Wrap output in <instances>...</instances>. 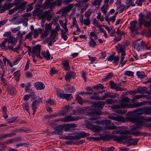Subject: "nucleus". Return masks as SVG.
<instances>
[{
    "label": "nucleus",
    "instance_id": "1",
    "mask_svg": "<svg viewBox=\"0 0 151 151\" xmlns=\"http://www.w3.org/2000/svg\"><path fill=\"white\" fill-rule=\"evenodd\" d=\"M45 31L48 32L50 31V36L46 40L45 42L48 44L49 46H51L52 43L55 42L58 39V32L60 29L59 24L56 25L54 29H52L51 23L45 24Z\"/></svg>",
    "mask_w": 151,
    "mask_h": 151
},
{
    "label": "nucleus",
    "instance_id": "2",
    "mask_svg": "<svg viewBox=\"0 0 151 151\" xmlns=\"http://www.w3.org/2000/svg\"><path fill=\"white\" fill-rule=\"evenodd\" d=\"M129 101V99L127 97H125L122 99V102L119 105L114 106L113 109H115L117 108H125L133 107L135 108L139 107L145 105L150 104V102L147 101H143L135 104L132 106L129 104L128 103Z\"/></svg>",
    "mask_w": 151,
    "mask_h": 151
},
{
    "label": "nucleus",
    "instance_id": "3",
    "mask_svg": "<svg viewBox=\"0 0 151 151\" xmlns=\"http://www.w3.org/2000/svg\"><path fill=\"white\" fill-rule=\"evenodd\" d=\"M129 137L127 135L122 136H115L114 138V140L119 143H122L123 141L126 140L124 144H127L129 145H135L137 144L139 140L138 139H127Z\"/></svg>",
    "mask_w": 151,
    "mask_h": 151
},
{
    "label": "nucleus",
    "instance_id": "4",
    "mask_svg": "<svg viewBox=\"0 0 151 151\" xmlns=\"http://www.w3.org/2000/svg\"><path fill=\"white\" fill-rule=\"evenodd\" d=\"M128 119L130 122L135 123L136 129L140 128L144 125V123L145 121L143 116H142L135 117L131 115L129 117Z\"/></svg>",
    "mask_w": 151,
    "mask_h": 151
},
{
    "label": "nucleus",
    "instance_id": "5",
    "mask_svg": "<svg viewBox=\"0 0 151 151\" xmlns=\"http://www.w3.org/2000/svg\"><path fill=\"white\" fill-rule=\"evenodd\" d=\"M89 135V134L82 131L79 132L75 136H67L65 137V139L70 140H78L81 138L88 136Z\"/></svg>",
    "mask_w": 151,
    "mask_h": 151
},
{
    "label": "nucleus",
    "instance_id": "6",
    "mask_svg": "<svg viewBox=\"0 0 151 151\" xmlns=\"http://www.w3.org/2000/svg\"><path fill=\"white\" fill-rule=\"evenodd\" d=\"M31 50L32 57H35V56H36L39 59H42L40 53L41 50V46L40 45H37L35 46L32 48H31Z\"/></svg>",
    "mask_w": 151,
    "mask_h": 151
},
{
    "label": "nucleus",
    "instance_id": "7",
    "mask_svg": "<svg viewBox=\"0 0 151 151\" xmlns=\"http://www.w3.org/2000/svg\"><path fill=\"white\" fill-rule=\"evenodd\" d=\"M130 26L129 28L133 32H136L137 30L141 28L142 26L140 27L137 21L133 20L130 23Z\"/></svg>",
    "mask_w": 151,
    "mask_h": 151
},
{
    "label": "nucleus",
    "instance_id": "8",
    "mask_svg": "<svg viewBox=\"0 0 151 151\" xmlns=\"http://www.w3.org/2000/svg\"><path fill=\"white\" fill-rule=\"evenodd\" d=\"M77 125L76 124H65L61 126L62 129L66 132H70L72 131L73 128L76 127Z\"/></svg>",
    "mask_w": 151,
    "mask_h": 151
},
{
    "label": "nucleus",
    "instance_id": "9",
    "mask_svg": "<svg viewBox=\"0 0 151 151\" xmlns=\"http://www.w3.org/2000/svg\"><path fill=\"white\" fill-rule=\"evenodd\" d=\"M108 128L109 129H114L116 128L117 130L115 131V133L116 134H128V131H127L123 130L122 128L120 127H118V128H117L116 126H113L108 127Z\"/></svg>",
    "mask_w": 151,
    "mask_h": 151
},
{
    "label": "nucleus",
    "instance_id": "10",
    "mask_svg": "<svg viewBox=\"0 0 151 151\" xmlns=\"http://www.w3.org/2000/svg\"><path fill=\"white\" fill-rule=\"evenodd\" d=\"M74 5L71 4H69L67 7H65L59 9L56 12L58 14H64L69 12L72 8H73Z\"/></svg>",
    "mask_w": 151,
    "mask_h": 151
},
{
    "label": "nucleus",
    "instance_id": "11",
    "mask_svg": "<svg viewBox=\"0 0 151 151\" xmlns=\"http://www.w3.org/2000/svg\"><path fill=\"white\" fill-rule=\"evenodd\" d=\"M54 0H46L45 2L42 5V8L44 9L52 8L54 7V4L52 2Z\"/></svg>",
    "mask_w": 151,
    "mask_h": 151
},
{
    "label": "nucleus",
    "instance_id": "12",
    "mask_svg": "<svg viewBox=\"0 0 151 151\" xmlns=\"http://www.w3.org/2000/svg\"><path fill=\"white\" fill-rule=\"evenodd\" d=\"M15 4L14 3H10L9 2H6L4 4L1 8L0 9V14L2 13L5 11L12 8Z\"/></svg>",
    "mask_w": 151,
    "mask_h": 151
},
{
    "label": "nucleus",
    "instance_id": "13",
    "mask_svg": "<svg viewBox=\"0 0 151 151\" xmlns=\"http://www.w3.org/2000/svg\"><path fill=\"white\" fill-rule=\"evenodd\" d=\"M7 89L8 93L11 95H14L17 92V91L15 88L11 85L6 83L4 85Z\"/></svg>",
    "mask_w": 151,
    "mask_h": 151
},
{
    "label": "nucleus",
    "instance_id": "14",
    "mask_svg": "<svg viewBox=\"0 0 151 151\" xmlns=\"http://www.w3.org/2000/svg\"><path fill=\"white\" fill-rule=\"evenodd\" d=\"M52 17V15L50 14L49 10L45 11L40 16V18L42 19L46 18L47 20L49 21L51 20Z\"/></svg>",
    "mask_w": 151,
    "mask_h": 151
},
{
    "label": "nucleus",
    "instance_id": "15",
    "mask_svg": "<svg viewBox=\"0 0 151 151\" xmlns=\"http://www.w3.org/2000/svg\"><path fill=\"white\" fill-rule=\"evenodd\" d=\"M76 76V74L73 72H67L65 76V79L67 81L69 82L71 79H74Z\"/></svg>",
    "mask_w": 151,
    "mask_h": 151
},
{
    "label": "nucleus",
    "instance_id": "16",
    "mask_svg": "<svg viewBox=\"0 0 151 151\" xmlns=\"http://www.w3.org/2000/svg\"><path fill=\"white\" fill-rule=\"evenodd\" d=\"M118 96V94L114 93L108 92L105 93L104 95L102 97H101V100H104L107 98H114Z\"/></svg>",
    "mask_w": 151,
    "mask_h": 151
},
{
    "label": "nucleus",
    "instance_id": "17",
    "mask_svg": "<svg viewBox=\"0 0 151 151\" xmlns=\"http://www.w3.org/2000/svg\"><path fill=\"white\" fill-rule=\"evenodd\" d=\"M139 18L138 19V24H139V26H142L144 22L147 20L145 17V14L140 13L139 15Z\"/></svg>",
    "mask_w": 151,
    "mask_h": 151
},
{
    "label": "nucleus",
    "instance_id": "18",
    "mask_svg": "<svg viewBox=\"0 0 151 151\" xmlns=\"http://www.w3.org/2000/svg\"><path fill=\"white\" fill-rule=\"evenodd\" d=\"M42 99L41 98H39V99L37 100H34L33 101L31 104V106L32 109L33 110V115H34L35 112L36 110L37 109V105L38 104L40 103L41 102Z\"/></svg>",
    "mask_w": 151,
    "mask_h": 151
},
{
    "label": "nucleus",
    "instance_id": "19",
    "mask_svg": "<svg viewBox=\"0 0 151 151\" xmlns=\"http://www.w3.org/2000/svg\"><path fill=\"white\" fill-rule=\"evenodd\" d=\"M109 84L111 88H112L115 89L116 91H119L126 90L125 88H122L121 87H119V85H117L116 83H114L112 81H110Z\"/></svg>",
    "mask_w": 151,
    "mask_h": 151
},
{
    "label": "nucleus",
    "instance_id": "20",
    "mask_svg": "<svg viewBox=\"0 0 151 151\" xmlns=\"http://www.w3.org/2000/svg\"><path fill=\"white\" fill-rule=\"evenodd\" d=\"M109 119L114 120H115L118 122H125V119L124 117L121 116H114L112 115H109L108 116Z\"/></svg>",
    "mask_w": 151,
    "mask_h": 151
},
{
    "label": "nucleus",
    "instance_id": "21",
    "mask_svg": "<svg viewBox=\"0 0 151 151\" xmlns=\"http://www.w3.org/2000/svg\"><path fill=\"white\" fill-rule=\"evenodd\" d=\"M107 60L109 61H112L114 60V64L116 65L118 64L117 62L119 61V58L118 56H116L115 57H113L111 55H109L108 57H107Z\"/></svg>",
    "mask_w": 151,
    "mask_h": 151
},
{
    "label": "nucleus",
    "instance_id": "22",
    "mask_svg": "<svg viewBox=\"0 0 151 151\" xmlns=\"http://www.w3.org/2000/svg\"><path fill=\"white\" fill-rule=\"evenodd\" d=\"M86 124L88 128H90L93 131H99L100 129L99 126L98 125H93L91 123L88 122L86 123Z\"/></svg>",
    "mask_w": 151,
    "mask_h": 151
},
{
    "label": "nucleus",
    "instance_id": "23",
    "mask_svg": "<svg viewBox=\"0 0 151 151\" xmlns=\"http://www.w3.org/2000/svg\"><path fill=\"white\" fill-rule=\"evenodd\" d=\"M43 29L42 28H38L35 29L34 31H31L34 38H36L38 37L40 34L42 33Z\"/></svg>",
    "mask_w": 151,
    "mask_h": 151
},
{
    "label": "nucleus",
    "instance_id": "24",
    "mask_svg": "<svg viewBox=\"0 0 151 151\" xmlns=\"http://www.w3.org/2000/svg\"><path fill=\"white\" fill-rule=\"evenodd\" d=\"M116 48L118 52L121 53L122 56L125 55L126 53L124 48L121 44H118Z\"/></svg>",
    "mask_w": 151,
    "mask_h": 151
},
{
    "label": "nucleus",
    "instance_id": "25",
    "mask_svg": "<svg viewBox=\"0 0 151 151\" xmlns=\"http://www.w3.org/2000/svg\"><path fill=\"white\" fill-rule=\"evenodd\" d=\"M79 118L78 117H73L70 115L68 116H67L62 118L63 122H69L73 121L75 120H77Z\"/></svg>",
    "mask_w": 151,
    "mask_h": 151
},
{
    "label": "nucleus",
    "instance_id": "26",
    "mask_svg": "<svg viewBox=\"0 0 151 151\" xmlns=\"http://www.w3.org/2000/svg\"><path fill=\"white\" fill-rule=\"evenodd\" d=\"M64 86L65 89L69 92L73 93L75 92L76 90L75 87L72 85H66Z\"/></svg>",
    "mask_w": 151,
    "mask_h": 151
},
{
    "label": "nucleus",
    "instance_id": "27",
    "mask_svg": "<svg viewBox=\"0 0 151 151\" xmlns=\"http://www.w3.org/2000/svg\"><path fill=\"white\" fill-rule=\"evenodd\" d=\"M79 21L82 24L89 26L90 24V20L89 18H87L86 19H83V17H81L79 18Z\"/></svg>",
    "mask_w": 151,
    "mask_h": 151
},
{
    "label": "nucleus",
    "instance_id": "28",
    "mask_svg": "<svg viewBox=\"0 0 151 151\" xmlns=\"http://www.w3.org/2000/svg\"><path fill=\"white\" fill-rule=\"evenodd\" d=\"M69 107V106H65L62 110L60 111L58 113L59 116H65L66 114V112L68 109Z\"/></svg>",
    "mask_w": 151,
    "mask_h": 151
},
{
    "label": "nucleus",
    "instance_id": "29",
    "mask_svg": "<svg viewBox=\"0 0 151 151\" xmlns=\"http://www.w3.org/2000/svg\"><path fill=\"white\" fill-rule=\"evenodd\" d=\"M105 104V102L104 101H99L98 103L93 102V106L97 108H102L104 107Z\"/></svg>",
    "mask_w": 151,
    "mask_h": 151
},
{
    "label": "nucleus",
    "instance_id": "30",
    "mask_svg": "<svg viewBox=\"0 0 151 151\" xmlns=\"http://www.w3.org/2000/svg\"><path fill=\"white\" fill-rule=\"evenodd\" d=\"M41 54L43 58H45L46 60H48L50 59V55L48 50L46 52L42 51Z\"/></svg>",
    "mask_w": 151,
    "mask_h": 151
},
{
    "label": "nucleus",
    "instance_id": "31",
    "mask_svg": "<svg viewBox=\"0 0 151 151\" xmlns=\"http://www.w3.org/2000/svg\"><path fill=\"white\" fill-rule=\"evenodd\" d=\"M36 88L38 90H42L44 88L45 86L44 84L40 82H37L35 83Z\"/></svg>",
    "mask_w": 151,
    "mask_h": 151
},
{
    "label": "nucleus",
    "instance_id": "32",
    "mask_svg": "<svg viewBox=\"0 0 151 151\" xmlns=\"http://www.w3.org/2000/svg\"><path fill=\"white\" fill-rule=\"evenodd\" d=\"M101 114V112L97 111H96L95 112L93 113L92 115L93 117L91 118L90 119L92 121L96 120L98 118L99 115H100Z\"/></svg>",
    "mask_w": 151,
    "mask_h": 151
},
{
    "label": "nucleus",
    "instance_id": "33",
    "mask_svg": "<svg viewBox=\"0 0 151 151\" xmlns=\"http://www.w3.org/2000/svg\"><path fill=\"white\" fill-rule=\"evenodd\" d=\"M141 47L144 50H150L151 49V46H149L147 43L144 41H142L141 43Z\"/></svg>",
    "mask_w": 151,
    "mask_h": 151
},
{
    "label": "nucleus",
    "instance_id": "34",
    "mask_svg": "<svg viewBox=\"0 0 151 151\" xmlns=\"http://www.w3.org/2000/svg\"><path fill=\"white\" fill-rule=\"evenodd\" d=\"M15 135L14 133L4 134L0 135V139H5Z\"/></svg>",
    "mask_w": 151,
    "mask_h": 151
},
{
    "label": "nucleus",
    "instance_id": "35",
    "mask_svg": "<svg viewBox=\"0 0 151 151\" xmlns=\"http://www.w3.org/2000/svg\"><path fill=\"white\" fill-rule=\"evenodd\" d=\"M62 64L64 68L66 70H70V66L69 64V61L65 60L62 62Z\"/></svg>",
    "mask_w": 151,
    "mask_h": 151
},
{
    "label": "nucleus",
    "instance_id": "36",
    "mask_svg": "<svg viewBox=\"0 0 151 151\" xmlns=\"http://www.w3.org/2000/svg\"><path fill=\"white\" fill-rule=\"evenodd\" d=\"M27 4V2L26 1H24L21 4L17 6L19 8V9H20L18 11V13H19L21 12L24 10L25 9V5Z\"/></svg>",
    "mask_w": 151,
    "mask_h": 151
},
{
    "label": "nucleus",
    "instance_id": "37",
    "mask_svg": "<svg viewBox=\"0 0 151 151\" xmlns=\"http://www.w3.org/2000/svg\"><path fill=\"white\" fill-rule=\"evenodd\" d=\"M109 9V6L108 4H105L101 7V11L104 14H106L107 12V10Z\"/></svg>",
    "mask_w": 151,
    "mask_h": 151
},
{
    "label": "nucleus",
    "instance_id": "38",
    "mask_svg": "<svg viewBox=\"0 0 151 151\" xmlns=\"http://www.w3.org/2000/svg\"><path fill=\"white\" fill-rule=\"evenodd\" d=\"M116 17L115 16H113L109 18V16H106L105 17V20L108 22V24H110V21L114 22L115 20Z\"/></svg>",
    "mask_w": 151,
    "mask_h": 151
},
{
    "label": "nucleus",
    "instance_id": "39",
    "mask_svg": "<svg viewBox=\"0 0 151 151\" xmlns=\"http://www.w3.org/2000/svg\"><path fill=\"white\" fill-rule=\"evenodd\" d=\"M76 99L77 101V102L80 104H81L85 101H83L81 97L78 94H77L76 95Z\"/></svg>",
    "mask_w": 151,
    "mask_h": 151
},
{
    "label": "nucleus",
    "instance_id": "40",
    "mask_svg": "<svg viewBox=\"0 0 151 151\" xmlns=\"http://www.w3.org/2000/svg\"><path fill=\"white\" fill-rule=\"evenodd\" d=\"M90 40L88 42V45L89 46L92 47H94L96 45V44L95 42L93 39L91 37H90Z\"/></svg>",
    "mask_w": 151,
    "mask_h": 151
},
{
    "label": "nucleus",
    "instance_id": "41",
    "mask_svg": "<svg viewBox=\"0 0 151 151\" xmlns=\"http://www.w3.org/2000/svg\"><path fill=\"white\" fill-rule=\"evenodd\" d=\"M125 55L122 56L120 61V65H121V67H122L126 63L127 60H124Z\"/></svg>",
    "mask_w": 151,
    "mask_h": 151
},
{
    "label": "nucleus",
    "instance_id": "42",
    "mask_svg": "<svg viewBox=\"0 0 151 151\" xmlns=\"http://www.w3.org/2000/svg\"><path fill=\"white\" fill-rule=\"evenodd\" d=\"M110 121L109 120H104L101 121H96L93 123L98 124H109L110 123Z\"/></svg>",
    "mask_w": 151,
    "mask_h": 151
},
{
    "label": "nucleus",
    "instance_id": "43",
    "mask_svg": "<svg viewBox=\"0 0 151 151\" xmlns=\"http://www.w3.org/2000/svg\"><path fill=\"white\" fill-rule=\"evenodd\" d=\"M43 12V10L40 9H37L35 10L34 11L33 13L35 15H37V16H40L41 14H42Z\"/></svg>",
    "mask_w": 151,
    "mask_h": 151
},
{
    "label": "nucleus",
    "instance_id": "44",
    "mask_svg": "<svg viewBox=\"0 0 151 151\" xmlns=\"http://www.w3.org/2000/svg\"><path fill=\"white\" fill-rule=\"evenodd\" d=\"M5 39H7V42L8 41L9 43H12L16 42L15 37L12 36L5 38Z\"/></svg>",
    "mask_w": 151,
    "mask_h": 151
},
{
    "label": "nucleus",
    "instance_id": "45",
    "mask_svg": "<svg viewBox=\"0 0 151 151\" xmlns=\"http://www.w3.org/2000/svg\"><path fill=\"white\" fill-rule=\"evenodd\" d=\"M132 1H130L128 0H127L125 2V5L124 7L126 9H127L130 6H134V4H133Z\"/></svg>",
    "mask_w": 151,
    "mask_h": 151
},
{
    "label": "nucleus",
    "instance_id": "46",
    "mask_svg": "<svg viewBox=\"0 0 151 151\" xmlns=\"http://www.w3.org/2000/svg\"><path fill=\"white\" fill-rule=\"evenodd\" d=\"M73 98L72 94H65L63 99H65L67 101H70Z\"/></svg>",
    "mask_w": 151,
    "mask_h": 151
},
{
    "label": "nucleus",
    "instance_id": "47",
    "mask_svg": "<svg viewBox=\"0 0 151 151\" xmlns=\"http://www.w3.org/2000/svg\"><path fill=\"white\" fill-rule=\"evenodd\" d=\"M35 96V94L34 93H32L31 94L25 95L23 99L24 101H27L32 96L33 97L32 99H33L35 98H34V97Z\"/></svg>",
    "mask_w": 151,
    "mask_h": 151
},
{
    "label": "nucleus",
    "instance_id": "48",
    "mask_svg": "<svg viewBox=\"0 0 151 151\" xmlns=\"http://www.w3.org/2000/svg\"><path fill=\"white\" fill-rule=\"evenodd\" d=\"M57 94L58 97L63 99L65 93L63 91L60 90H58L57 91Z\"/></svg>",
    "mask_w": 151,
    "mask_h": 151
},
{
    "label": "nucleus",
    "instance_id": "49",
    "mask_svg": "<svg viewBox=\"0 0 151 151\" xmlns=\"http://www.w3.org/2000/svg\"><path fill=\"white\" fill-rule=\"evenodd\" d=\"M101 3V0H95L93 3L92 4L96 6V8L99 7Z\"/></svg>",
    "mask_w": 151,
    "mask_h": 151
},
{
    "label": "nucleus",
    "instance_id": "50",
    "mask_svg": "<svg viewBox=\"0 0 151 151\" xmlns=\"http://www.w3.org/2000/svg\"><path fill=\"white\" fill-rule=\"evenodd\" d=\"M7 42V39H4L3 42L0 43V47L3 50H5L6 48L5 46L6 43Z\"/></svg>",
    "mask_w": 151,
    "mask_h": 151
},
{
    "label": "nucleus",
    "instance_id": "51",
    "mask_svg": "<svg viewBox=\"0 0 151 151\" xmlns=\"http://www.w3.org/2000/svg\"><path fill=\"white\" fill-rule=\"evenodd\" d=\"M23 107L24 109L29 113V115L30 114L29 112V106L28 104L27 103H24L23 105Z\"/></svg>",
    "mask_w": 151,
    "mask_h": 151
},
{
    "label": "nucleus",
    "instance_id": "52",
    "mask_svg": "<svg viewBox=\"0 0 151 151\" xmlns=\"http://www.w3.org/2000/svg\"><path fill=\"white\" fill-rule=\"evenodd\" d=\"M5 72L4 68H2V71H1V81L3 83H5L6 82V80L3 78V77L4 75Z\"/></svg>",
    "mask_w": 151,
    "mask_h": 151
},
{
    "label": "nucleus",
    "instance_id": "53",
    "mask_svg": "<svg viewBox=\"0 0 151 151\" xmlns=\"http://www.w3.org/2000/svg\"><path fill=\"white\" fill-rule=\"evenodd\" d=\"M32 33L30 32L27 34L25 36V40L28 39L29 40H31L32 39Z\"/></svg>",
    "mask_w": 151,
    "mask_h": 151
},
{
    "label": "nucleus",
    "instance_id": "54",
    "mask_svg": "<svg viewBox=\"0 0 151 151\" xmlns=\"http://www.w3.org/2000/svg\"><path fill=\"white\" fill-rule=\"evenodd\" d=\"M90 98L92 99L101 100V97H99L95 93L90 97Z\"/></svg>",
    "mask_w": 151,
    "mask_h": 151
},
{
    "label": "nucleus",
    "instance_id": "55",
    "mask_svg": "<svg viewBox=\"0 0 151 151\" xmlns=\"http://www.w3.org/2000/svg\"><path fill=\"white\" fill-rule=\"evenodd\" d=\"M25 34L26 32H25L21 33L20 31H19L17 34V37L19 38L20 40L21 41L22 40L23 35H24Z\"/></svg>",
    "mask_w": 151,
    "mask_h": 151
},
{
    "label": "nucleus",
    "instance_id": "56",
    "mask_svg": "<svg viewBox=\"0 0 151 151\" xmlns=\"http://www.w3.org/2000/svg\"><path fill=\"white\" fill-rule=\"evenodd\" d=\"M15 79L17 81H18L20 75L19 71H17L14 73Z\"/></svg>",
    "mask_w": 151,
    "mask_h": 151
},
{
    "label": "nucleus",
    "instance_id": "57",
    "mask_svg": "<svg viewBox=\"0 0 151 151\" xmlns=\"http://www.w3.org/2000/svg\"><path fill=\"white\" fill-rule=\"evenodd\" d=\"M138 77L139 78H143L145 76V73L143 72L138 71L137 73Z\"/></svg>",
    "mask_w": 151,
    "mask_h": 151
},
{
    "label": "nucleus",
    "instance_id": "58",
    "mask_svg": "<svg viewBox=\"0 0 151 151\" xmlns=\"http://www.w3.org/2000/svg\"><path fill=\"white\" fill-rule=\"evenodd\" d=\"M18 9H19V8L17 6L15 7L13 9H12L10 10L9 11V14L10 15H11L14 13L15 12L17 11V10Z\"/></svg>",
    "mask_w": 151,
    "mask_h": 151
},
{
    "label": "nucleus",
    "instance_id": "59",
    "mask_svg": "<svg viewBox=\"0 0 151 151\" xmlns=\"http://www.w3.org/2000/svg\"><path fill=\"white\" fill-rule=\"evenodd\" d=\"M61 37L63 38L65 40H67V37L65 33L67 32H65V31H64L62 29L61 30Z\"/></svg>",
    "mask_w": 151,
    "mask_h": 151
},
{
    "label": "nucleus",
    "instance_id": "60",
    "mask_svg": "<svg viewBox=\"0 0 151 151\" xmlns=\"http://www.w3.org/2000/svg\"><path fill=\"white\" fill-rule=\"evenodd\" d=\"M97 14L96 18L98 19L101 22H103L104 20V18L101 16V14L100 13L98 12Z\"/></svg>",
    "mask_w": 151,
    "mask_h": 151
},
{
    "label": "nucleus",
    "instance_id": "61",
    "mask_svg": "<svg viewBox=\"0 0 151 151\" xmlns=\"http://www.w3.org/2000/svg\"><path fill=\"white\" fill-rule=\"evenodd\" d=\"M141 46H140L139 43L137 42H136L134 45V48L137 50L138 51H139L140 50Z\"/></svg>",
    "mask_w": 151,
    "mask_h": 151
},
{
    "label": "nucleus",
    "instance_id": "62",
    "mask_svg": "<svg viewBox=\"0 0 151 151\" xmlns=\"http://www.w3.org/2000/svg\"><path fill=\"white\" fill-rule=\"evenodd\" d=\"M34 4H33V2L28 4L27 7L26 11L27 12H29L32 10L33 8L32 5Z\"/></svg>",
    "mask_w": 151,
    "mask_h": 151
},
{
    "label": "nucleus",
    "instance_id": "63",
    "mask_svg": "<svg viewBox=\"0 0 151 151\" xmlns=\"http://www.w3.org/2000/svg\"><path fill=\"white\" fill-rule=\"evenodd\" d=\"M92 11L91 9H89L87 11L85 12V16L87 18H89V16L91 15Z\"/></svg>",
    "mask_w": 151,
    "mask_h": 151
},
{
    "label": "nucleus",
    "instance_id": "64",
    "mask_svg": "<svg viewBox=\"0 0 151 151\" xmlns=\"http://www.w3.org/2000/svg\"><path fill=\"white\" fill-rule=\"evenodd\" d=\"M151 19H150L149 21H145L143 24L144 26L145 27L148 28L151 25Z\"/></svg>",
    "mask_w": 151,
    "mask_h": 151
}]
</instances>
